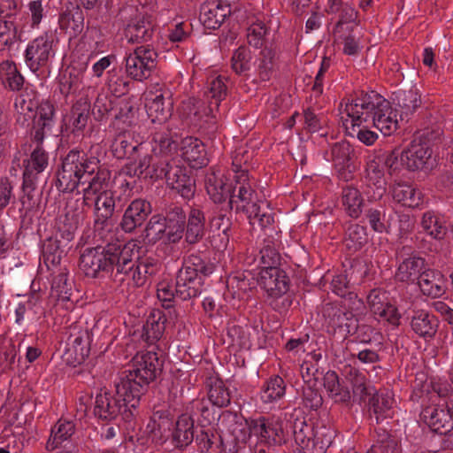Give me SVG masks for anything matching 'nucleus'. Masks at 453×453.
Masks as SVG:
<instances>
[{"label": "nucleus", "instance_id": "f257e3e1", "mask_svg": "<svg viewBox=\"0 0 453 453\" xmlns=\"http://www.w3.org/2000/svg\"><path fill=\"white\" fill-rule=\"evenodd\" d=\"M111 172L101 164L98 157L88 155L83 150L72 149L61 157L56 173L55 185L59 192H73L79 185L88 182L84 192L93 195L107 190Z\"/></svg>", "mask_w": 453, "mask_h": 453}, {"label": "nucleus", "instance_id": "f03ea898", "mask_svg": "<svg viewBox=\"0 0 453 453\" xmlns=\"http://www.w3.org/2000/svg\"><path fill=\"white\" fill-rule=\"evenodd\" d=\"M344 111L351 118L352 129L357 127V137L365 145H372L377 140L375 132L370 126L380 130L385 136L397 129L396 114L390 103L375 91H361L359 96L345 104Z\"/></svg>", "mask_w": 453, "mask_h": 453}, {"label": "nucleus", "instance_id": "7ed1b4c3", "mask_svg": "<svg viewBox=\"0 0 453 453\" xmlns=\"http://www.w3.org/2000/svg\"><path fill=\"white\" fill-rule=\"evenodd\" d=\"M164 360L156 352L147 351L137 354L132 359L131 367L125 370L118 382V393L129 398L132 407L140 405L142 395L148 391L149 385L162 373Z\"/></svg>", "mask_w": 453, "mask_h": 453}, {"label": "nucleus", "instance_id": "20e7f679", "mask_svg": "<svg viewBox=\"0 0 453 453\" xmlns=\"http://www.w3.org/2000/svg\"><path fill=\"white\" fill-rule=\"evenodd\" d=\"M115 388V395L107 390L96 395L94 414L104 420H112L120 416L130 427L134 428L139 405L132 407L131 403L127 402L129 398L120 396L118 393V383Z\"/></svg>", "mask_w": 453, "mask_h": 453}, {"label": "nucleus", "instance_id": "39448f33", "mask_svg": "<svg viewBox=\"0 0 453 453\" xmlns=\"http://www.w3.org/2000/svg\"><path fill=\"white\" fill-rule=\"evenodd\" d=\"M248 429L242 438L237 440L245 442L250 437L257 438L256 444H266L268 446H281L286 443L282 422L279 419L259 417L257 418L245 419Z\"/></svg>", "mask_w": 453, "mask_h": 453}, {"label": "nucleus", "instance_id": "423d86ee", "mask_svg": "<svg viewBox=\"0 0 453 453\" xmlns=\"http://www.w3.org/2000/svg\"><path fill=\"white\" fill-rule=\"evenodd\" d=\"M227 81L226 77L219 75L211 81L208 91L205 92L208 100L207 107L204 108L203 112L199 111V108H202L203 104V102L200 99L190 97L184 101L182 107L187 111L188 116H194L198 119L204 116L215 118V112L219 111L220 103L226 97Z\"/></svg>", "mask_w": 453, "mask_h": 453}, {"label": "nucleus", "instance_id": "0eeeda50", "mask_svg": "<svg viewBox=\"0 0 453 453\" xmlns=\"http://www.w3.org/2000/svg\"><path fill=\"white\" fill-rule=\"evenodd\" d=\"M65 334L63 359L72 366L82 364L90 353L91 339L88 329L75 323L66 329Z\"/></svg>", "mask_w": 453, "mask_h": 453}, {"label": "nucleus", "instance_id": "6e6552de", "mask_svg": "<svg viewBox=\"0 0 453 453\" xmlns=\"http://www.w3.org/2000/svg\"><path fill=\"white\" fill-rule=\"evenodd\" d=\"M232 169L235 173L234 177L235 183L231 186L228 204L236 213L243 212L247 207L256 202V191L250 183L248 170L242 169L237 156L233 161Z\"/></svg>", "mask_w": 453, "mask_h": 453}, {"label": "nucleus", "instance_id": "1a4fd4ad", "mask_svg": "<svg viewBox=\"0 0 453 453\" xmlns=\"http://www.w3.org/2000/svg\"><path fill=\"white\" fill-rule=\"evenodd\" d=\"M36 111L33 115L31 140L34 142L43 143L45 138L58 135L62 132L61 127L56 117V108L50 101H42L35 106Z\"/></svg>", "mask_w": 453, "mask_h": 453}, {"label": "nucleus", "instance_id": "9d476101", "mask_svg": "<svg viewBox=\"0 0 453 453\" xmlns=\"http://www.w3.org/2000/svg\"><path fill=\"white\" fill-rule=\"evenodd\" d=\"M136 244L111 243V255L109 259L111 266L110 279L116 283H122L131 274L135 266L138 255L134 251Z\"/></svg>", "mask_w": 453, "mask_h": 453}, {"label": "nucleus", "instance_id": "9b49d317", "mask_svg": "<svg viewBox=\"0 0 453 453\" xmlns=\"http://www.w3.org/2000/svg\"><path fill=\"white\" fill-rule=\"evenodd\" d=\"M396 257L401 260L395 273V279L400 282L416 283L428 266L426 258L411 246L404 245L398 248Z\"/></svg>", "mask_w": 453, "mask_h": 453}, {"label": "nucleus", "instance_id": "f8f14e48", "mask_svg": "<svg viewBox=\"0 0 453 453\" xmlns=\"http://www.w3.org/2000/svg\"><path fill=\"white\" fill-rule=\"evenodd\" d=\"M111 243L104 247L87 248L80 257V269L86 276L92 278H110Z\"/></svg>", "mask_w": 453, "mask_h": 453}, {"label": "nucleus", "instance_id": "ddd939ff", "mask_svg": "<svg viewBox=\"0 0 453 453\" xmlns=\"http://www.w3.org/2000/svg\"><path fill=\"white\" fill-rule=\"evenodd\" d=\"M166 166L162 167L161 178H165L166 183L175 189L183 198L190 199L196 192V180L188 173L186 167L178 165L173 158L164 157Z\"/></svg>", "mask_w": 453, "mask_h": 453}, {"label": "nucleus", "instance_id": "4468645a", "mask_svg": "<svg viewBox=\"0 0 453 453\" xmlns=\"http://www.w3.org/2000/svg\"><path fill=\"white\" fill-rule=\"evenodd\" d=\"M157 53L145 46L138 47L126 58V72L133 80L148 79L157 66Z\"/></svg>", "mask_w": 453, "mask_h": 453}, {"label": "nucleus", "instance_id": "2eb2a0df", "mask_svg": "<svg viewBox=\"0 0 453 453\" xmlns=\"http://www.w3.org/2000/svg\"><path fill=\"white\" fill-rule=\"evenodd\" d=\"M120 14L128 15L124 35L129 43H142L150 41L153 35V26L148 17L139 13L137 9L129 6L120 11Z\"/></svg>", "mask_w": 453, "mask_h": 453}, {"label": "nucleus", "instance_id": "dca6fc26", "mask_svg": "<svg viewBox=\"0 0 453 453\" xmlns=\"http://www.w3.org/2000/svg\"><path fill=\"white\" fill-rule=\"evenodd\" d=\"M145 108L148 117L153 123H163L171 116L173 109V101L171 91L163 87L150 90L145 97Z\"/></svg>", "mask_w": 453, "mask_h": 453}, {"label": "nucleus", "instance_id": "f3484780", "mask_svg": "<svg viewBox=\"0 0 453 453\" xmlns=\"http://www.w3.org/2000/svg\"><path fill=\"white\" fill-rule=\"evenodd\" d=\"M448 389L439 388L438 395L441 397V403L424 408L421 411L422 420L437 434H447L453 429V420L448 410L445 408L444 397Z\"/></svg>", "mask_w": 453, "mask_h": 453}, {"label": "nucleus", "instance_id": "a211bd4d", "mask_svg": "<svg viewBox=\"0 0 453 453\" xmlns=\"http://www.w3.org/2000/svg\"><path fill=\"white\" fill-rule=\"evenodd\" d=\"M371 311L378 319L388 324L398 326L400 325L401 314L397 308L389 302L388 293L380 288L372 289L367 296Z\"/></svg>", "mask_w": 453, "mask_h": 453}, {"label": "nucleus", "instance_id": "6ab92c4d", "mask_svg": "<svg viewBox=\"0 0 453 453\" xmlns=\"http://www.w3.org/2000/svg\"><path fill=\"white\" fill-rule=\"evenodd\" d=\"M53 36L44 34L35 39L27 48L25 58L29 69L35 73L41 66L47 65L52 53Z\"/></svg>", "mask_w": 453, "mask_h": 453}, {"label": "nucleus", "instance_id": "aec40b11", "mask_svg": "<svg viewBox=\"0 0 453 453\" xmlns=\"http://www.w3.org/2000/svg\"><path fill=\"white\" fill-rule=\"evenodd\" d=\"M151 212L152 207L149 201L134 199L125 210L119 226L125 233H133L144 224Z\"/></svg>", "mask_w": 453, "mask_h": 453}, {"label": "nucleus", "instance_id": "412c9836", "mask_svg": "<svg viewBox=\"0 0 453 453\" xmlns=\"http://www.w3.org/2000/svg\"><path fill=\"white\" fill-rule=\"evenodd\" d=\"M330 154L339 177L349 180L355 170V152L352 146L347 141L337 142L332 146Z\"/></svg>", "mask_w": 453, "mask_h": 453}, {"label": "nucleus", "instance_id": "4be33fe9", "mask_svg": "<svg viewBox=\"0 0 453 453\" xmlns=\"http://www.w3.org/2000/svg\"><path fill=\"white\" fill-rule=\"evenodd\" d=\"M395 111L399 112L401 119L409 118L420 107L421 97L417 88L403 86L393 93Z\"/></svg>", "mask_w": 453, "mask_h": 453}, {"label": "nucleus", "instance_id": "5701e85b", "mask_svg": "<svg viewBox=\"0 0 453 453\" xmlns=\"http://www.w3.org/2000/svg\"><path fill=\"white\" fill-rule=\"evenodd\" d=\"M231 13L229 4L221 0H206L200 7L199 19L204 27L217 29Z\"/></svg>", "mask_w": 453, "mask_h": 453}, {"label": "nucleus", "instance_id": "b1692460", "mask_svg": "<svg viewBox=\"0 0 453 453\" xmlns=\"http://www.w3.org/2000/svg\"><path fill=\"white\" fill-rule=\"evenodd\" d=\"M258 284L265 289L267 296L288 292L290 280L286 272L278 266L262 268Z\"/></svg>", "mask_w": 453, "mask_h": 453}, {"label": "nucleus", "instance_id": "393cba45", "mask_svg": "<svg viewBox=\"0 0 453 453\" xmlns=\"http://www.w3.org/2000/svg\"><path fill=\"white\" fill-rule=\"evenodd\" d=\"M206 206H192L185 226V240L189 244L201 242L206 233Z\"/></svg>", "mask_w": 453, "mask_h": 453}, {"label": "nucleus", "instance_id": "a878e982", "mask_svg": "<svg viewBox=\"0 0 453 453\" xmlns=\"http://www.w3.org/2000/svg\"><path fill=\"white\" fill-rule=\"evenodd\" d=\"M431 155L432 150L426 142L413 140L407 149L402 150V161L405 163V169L415 172L425 167Z\"/></svg>", "mask_w": 453, "mask_h": 453}, {"label": "nucleus", "instance_id": "bb28decb", "mask_svg": "<svg viewBox=\"0 0 453 453\" xmlns=\"http://www.w3.org/2000/svg\"><path fill=\"white\" fill-rule=\"evenodd\" d=\"M203 277L193 272L179 270L176 277L175 293L181 300L196 297L203 291Z\"/></svg>", "mask_w": 453, "mask_h": 453}, {"label": "nucleus", "instance_id": "cd10ccee", "mask_svg": "<svg viewBox=\"0 0 453 453\" xmlns=\"http://www.w3.org/2000/svg\"><path fill=\"white\" fill-rule=\"evenodd\" d=\"M134 167L133 169V174L138 178L158 180L162 174V165L166 166V161L163 156L157 155H144L140 156L136 160H133Z\"/></svg>", "mask_w": 453, "mask_h": 453}, {"label": "nucleus", "instance_id": "c85d7f7f", "mask_svg": "<svg viewBox=\"0 0 453 453\" xmlns=\"http://www.w3.org/2000/svg\"><path fill=\"white\" fill-rule=\"evenodd\" d=\"M421 292L427 296L438 298L446 292V279L438 270L429 268L428 266L422 273L416 282Z\"/></svg>", "mask_w": 453, "mask_h": 453}, {"label": "nucleus", "instance_id": "c756f323", "mask_svg": "<svg viewBox=\"0 0 453 453\" xmlns=\"http://www.w3.org/2000/svg\"><path fill=\"white\" fill-rule=\"evenodd\" d=\"M439 320L435 315L426 310L413 311L411 318V330L426 340L433 339L438 330Z\"/></svg>", "mask_w": 453, "mask_h": 453}, {"label": "nucleus", "instance_id": "7c9ffc66", "mask_svg": "<svg viewBox=\"0 0 453 453\" xmlns=\"http://www.w3.org/2000/svg\"><path fill=\"white\" fill-rule=\"evenodd\" d=\"M322 314L330 326L344 328L347 334L350 333V326H354L357 322L355 313H352L351 311H345L332 303L323 305Z\"/></svg>", "mask_w": 453, "mask_h": 453}, {"label": "nucleus", "instance_id": "2f4dec72", "mask_svg": "<svg viewBox=\"0 0 453 453\" xmlns=\"http://www.w3.org/2000/svg\"><path fill=\"white\" fill-rule=\"evenodd\" d=\"M181 143V156L191 168L199 169L207 165L209 159L205 145L201 140L186 137Z\"/></svg>", "mask_w": 453, "mask_h": 453}, {"label": "nucleus", "instance_id": "473e14b6", "mask_svg": "<svg viewBox=\"0 0 453 453\" xmlns=\"http://www.w3.org/2000/svg\"><path fill=\"white\" fill-rule=\"evenodd\" d=\"M366 189L365 193L370 200H380L386 193V180L383 170L379 164L372 160L367 164L366 170Z\"/></svg>", "mask_w": 453, "mask_h": 453}, {"label": "nucleus", "instance_id": "72a5a7b5", "mask_svg": "<svg viewBox=\"0 0 453 453\" xmlns=\"http://www.w3.org/2000/svg\"><path fill=\"white\" fill-rule=\"evenodd\" d=\"M116 208L114 195L110 190H104L98 194L95 200V220L94 226L96 229H104L108 226L109 220L112 218Z\"/></svg>", "mask_w": 453, "mask_h": 453}, {"label": "nucleus", "instance_id": "f704fd0d", "mask_svg": "<svg viewBox=\"0 0 453 453\" xmlns=\"http://www.w3.org/2000/svg\"><path fill=\"white\" fill-rule=\"evenodd\" d=\"M51 296L58 300L70 301L73 290V280L65 267H57L51 273Z\"/></svg>", "mask_w": 453, "mask_h": 453}, {"label": "nucleus", "instance_id": "c9c22d12", "mask_svg": "<svg viewBox=\"0 0 453 453\" xmlns=\"http://www.w3.org/2000/svg\"><path fill=\"white\" fill-rule=\"evenodd\" d=\"M194 419L187 413L179 416L172 434V441L178 449H185L194 441Z\"/></svg>", "mask_w": 453, "mask_h": 453}, {"label": "nucleus", "instance_id": "e433bc0d", "mask_svg": "<svg viewBox=\"0 0 453 453\" xmlns=\"http://www.w3.org/2000/svg\"><path fill=\"white\" fill-rule=\"evenodd\" d=\"M293 435L296 443L298 448L296 449H302L309 448L311 445L312 437H314V431L316 426L311 420H307L304 416H291Z\"/></svg>", "mask_w": 453, "mask_h": 453}, {"label": "nucleus", "instance_id": "4c0bfd02", "mask_svg": "<svg viewBox=\"0 0 453 453\" xmlns=\"http://www.w3.org/2000/svg\"><path fill=\"white\" fill-rule=\"evenodd\" d=\"M165 321L162 311L155 310L151 311L142 326V339L149 344L158 341L165 331Z\"/></svg>", "mask_w": 453, "mask_h": 453}, {"label": "nucleus", "instance_id": "58836bf2", "mask_svg": "<svg viewBox=\"0 0 453 453\" xmlns=\"http://www.w3.org/2000/svg\"><path fill=\"white\" fill-rule=\"evenodd\" d=\"M391 194L395 201L411 208L418 206L422 200L421 191L407 183H395Z\"/></svg>", "mask_w": 453, "mask_h": 453}, {"label": "nucleus", "instance_id": "ea45409f", "mask_svg": "<svg viewBox=\"0 0 453 453\" xmlns=\"http://www.w3.org/2000/svg\"><path fill=\"white\" fill-rule=\"evenodd\" d=\"M208 398L217 407H226L231 402L230 390L226 387L224 381L219 377L207 379Z\"/></svg>", "mask_w": 453, "mask_h": 453}, {"label": "nucleus", "instance_id": "a19ab883", "mask_svg": "<svg viewBox=\"0 0 453 453\" xmlns=\"http://www.w3.org/2000/svg\"><path fill=\"white\" fill-rule=\"evenodd\" d=\"M61 29L69 33L70 36H77L84 28V14L81 7L76 6L72 10L63 12L59 17Z\"/></svg>", "mask_w": 453, "mask_h": 453}, {"label": "nucleus", "instance_id": "79ce46f5", "mask_svg": "<svg viewBox=\"0 0 453 453\" xmlns=\"http://www.w3.org/2000/svg\"><path fill=\"white\" fill-rule=\"evenodd\" d=\"M243 213L251 225H257L261 228H265L273 222L271 210L264 202L257 203L256 201L252 203L250 206L245 209Z\"/></svg>", "mask_w": 453, "mask_h": 453}, {"label": "nucleus", "instance_id": "37998d69", "mask_svg": "<svg viewBox=\"0 0 453 453\" xmlns=\"http://www.w3.org/2000/svg\"><path fill=\"white\" fill-rule=\"evenodd\" d=\"M394 398L388 391L376 392L369 398L370 411L375 415L376 421L390 417Z\"/></svg>", "mask_w": 453, "mask_h": 453}, {"label": "nucleus", "instance_id": "c03bdc74", "mask_svg": "<svg viewBox=\"0 0 453 453\" xmlns=\"http://www.w3.org/2000/svg\"><path fill=\"white\" fill-rule=\"evenodd\" d=\"M142 150V144L128 141L125 136L118 137L111 145L112 155L117 159L127 158L129 160H136Z\"/></svg>", "mask_w": 453, "mask_h": 453}, {"label": "nucleus", "instance_id": "a18cd8bd", "mask_svg": "<svg viewBox=\"0 0 453 453\" xmlns=\"http://www.w3.org/2000/svg\"><path fill=\"white\" fill-rule=\"evenodd\" d=\"M231 184L226 183L222 178H219L215 173L208 174L205 179L207 194L214 203H221L229 197Z\"/></svg>", "mask_w": 453, "mask_h": 453}, {"label": "nucleus", "instance_id": "49530a36", "mask_svg": "<svg viewBox=\"0 0 453 453\" xmlns=\"http://www.w3.org/2000/svg\"><path fill=\"white\" fill-rule=\"evenodd\" d=\"M342 203L346 211L353 219H357L362 213L364 200L360 191L352 186H347L342 188Z\"/></svg>", "mask_w": 453, "mask_h": 453}, {"label": "nucleus", "instance_id": "de8ad7c7", "mask_svg": "<svg viewBox=\"0 0 453 453\" xmlns=\"http://www.w3.org/2000/svg\"><path fill=\"white\" fill-rule=\"evenodd\" d=\"M0 73L3 82L12 91L20 90L24 85V77L12 61L0 64Z\"/></svg>", "mask_w": 453, "mask_h": 453}, {"label": "nucleus", "instance_id": "09e8293b", "mask_svg": "<svg viewBox=\"0 0 453 453\" xmlns=\"http://www.w3.org/2000/svg\"><path fill=\"white\" fill-rule=\"evenodd\" d=\"M44 264L50 269V265L57 266L60 264L64 253L61 241L56 237L47 238L42 246Z\"/></svg>", "mask_w": 453, "mask_h": 453}, {"label": "nucleus", "instance_id": "8fccbe9b", "mask_svg": "<svg viewBox=\"0 0 453 453\" xmlns=\"http://www.w3.org/2000/svg\"><path fill=\"white\" fill-rule=\"evenodd\" d=\"M367 234L365 226L350 224L346 231L344 244L349 250H359L367 242Z\"/></svg>", "mask_w": 453, "mask_h": 453}, {"label": "nucleus", "instance_id": "3c124183", "mask_svg": "<svg viewBox=\"0 0 453 453\" xmlns=\"http://www.w3.org/2000/svg\"><path fill=\"white\" fill-rule=\"evenodd\" d=\"M81 83V73L74 67H67L59 75L58 85L62 95L67 96L79 89Z\"/></svg>", "mask_w": 453, "mask_h": 453}, {"label": "nucleus", "instance_id": "603ef678", "mask_svg": "<svg viewBox=\"0 0 453 453\" xmlns=\"http://www.w3.org/2000/svg\"><path fill=\"white\" fill-rule=\"evenodd\" d=\"M74 426L71 422H58L51 430V434L46 443V449L48 450L56 449L72 436Z\"/></svg>", "mask_w": 453, "mask_h": 453}, {"label": "nucleus", "instance_id": "864d4df0", "mask_svg": "<svg viewBox=\"0 0 453 453\" xmlns=\"http://www.w3.org/2000/svg\"><path fill=\"white\" fill-rule=\"evenodd\" d=\"M365 217L372 229L377 233L388 232L390 224L388 211L383 206L369 208Z\"/></svg>", "mask_w": 453, "mask_h": 453}, {"label": "nucleus", "instance_id": "5fc2aeb1", "mask_svg": "<svg viewBox=\"0 0 453 453\" xmlns=\"http://www.w3.org/2000/svg\"><path fill=\"white\" fill-rule=\"evenodd\" d=\"M165 223L162 214L153 215L143 230L144 240L147 241L148 243L153 244L161 240L166 232Z\"/></svg>", "mask_w": 453, "mask_h": 453}, {"label": "nucleus", "instance_id": "6e6d98bb", "mask_svg": "<svg viewBox=\"0 0 453 453\" xmlns=\"http://www.w3.org/2000/svg\"><path fill=\"white\" fill-rule=\"evenodd\" d=\"M286 391L284 380L280 376L272 377L263 387L261 399L265 403H272L280 399Z\"/></svg>", "mask_w": 453, "mask_h": 453}, {"label": "nucleus", "instance_id": "4d7b16f0", "mask_svg": "<svg viewBox=\"0 0 453 453\" xmlns=\"http://www.w3.org/2000/svg\"><path fill=\"white\" fill-rule=\"evenodd\" d=\"M421 226L428 235L436 240H442L447 234V227L430 211L423 214Z\"/></svg>", "mask_w": 453, "mask_h": 453}, {"label": "nucleus", "instance_id": "13d9d810", "mask_svg": "<svg viewBox=\"0 0 453 453\" xmlns=\"http://www.w3.org/2000/svg\"><path fill=\"white\" fill-rule=\"evenodd\" d=\"M339 20L336 22L333 30L334 34H340L346 31H350L351 27L353 29L357 26L356 23L357 18V12L355 11L348 4H345L342 8L340 9Z\"/></svg>", "mask_w": 453, "mask_h": 453}, {"label": "nucleus", "instance_id": "bf43d9fd", "mask_svg": "<svg viewBox=\"0 0 453 453\" xmlns=\"http://www.w3.org/2000/svg\"><path fill=\"white\" fill-rule=\"evenodd\" d=\"M274 51L265 47L259 53L257 58V73L261 81H269L273 73Z\"/></svg>", "mask_w": 453, "mask_h": 453}, {"label": "nucleus", "instance_id": "052dcab7", "mask_svg": "<svg viewBox=\"0 0 453 453\" xmlns=\"http://www.w3.org/2000/svg\"><path fill=\"white\" fill-rule=\"evenodd\" d=\"M212 264L205 261L200 256L196 254L189 255L185 260L183 266L180 270L193 272L194 274L207 276L213 272Z\"/></svg>", "mask_w": 453, "mask_h": 453}, {"label": "nucleus", "instance_id": "680f3d73", "mask_svg": "<svg viewBox=\"0 0 453 453\" xmlns=\"http://www.w3.org/2000/svg\"><path fill=\"white\" fill-rule=\"evenodd\" d=\"M41 174V173H37L36 171L27 168H25L23 172L22 189L25 196L28 199L29 202H32L33 204L35 203V197L41 194L37 188Z\"/></svg>", "mask_w": 453, "mask_h": 453}, {"label": "nucleus", "instance_id": "e2e57ef3", "mask_svg": "<svg viewBox=\"0 0 453 453\" xmlns=\"http://www.w3.org/2000/svg\"><path fill=\"white\" fill-rule=\"evenodd\" d=\"M349 334L356 335V339L362 343H372L374 341L380 344V340L382 338L375 328L366 324H358V321L350 326Z\"/></svg>", "mask_w": 453, "mask_h": 453}, {"label": "nucleus", "instance_id": "0e129e2a", "mask_svg": "<svg viewBox=\"0 0 453 453\" xmlns=\"http://www.w3.org/2000/svg\"><path fill=\"white\" fill-rule=\"evenodd\" d=\"M250 50L246 47H239L232 57V68L238 74L249 76L247 72L250 69Z\"/></svg>", "mask_w": 453, "mask_h": 453}, {"label": "nucleus", "instance_id": "69168bd1", "mask_svg": "<svg viewBox=\"0 0 453 453\" xmlns=\"http://www.w3.org/2000/svg\"><path fill=\"white\" fill-rule=\"evenodd\" d=\"M35 143L36 147L31 153L30 159L27 160V165L25 168L42 173L49 165V157L48 153L42 148V143Z\"/></svg>", "mask_w": 453, "mask_h": 453}, {"label": "nucleus", "instance_id": "338daca9", "mask_svg": "<svg viewBox=\"0 0 453 453\" xmlns=\"http://www.w3.org/2000/svg\"><path fill=\"white\" fill-rule=\"evenodd\" d=\"M186 219L187 216L183 209L174 204L169 205L165 210V215H163V220L165 222L166 228L185 227Z\"/></svg>", "mask_w": 453, "mask_h": 453}, {"label": "nucleus", "instance_id": "774afa93", "mask_svg": "<svg viewBox=\"0 0 453 453\" xmlns=\"http://www.w3.org/2000/svg\"><path fill=\"white\" fill-rule=\"evenodd\" d=\"M107 87L109 91L116 97L126 95L129 90V81L119 75L115 70L108 72Z\"/></svg>", "mask_w": 453, "mask_h": 453}]
</instances>
